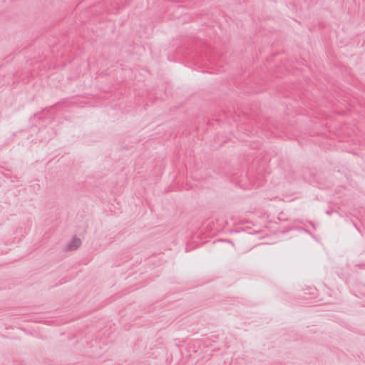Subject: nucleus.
<instances>
[{"label": "nucleus", "instance_id": "obj_1", "mask_svg": "<svg viewBox=\"0 0 365 365\" xmlns=\"http://www.w3.org/2000/svg\"><path fill=\"white\" fill-rule=\"evenodd\" d=\"M81 245V240L79 239H73L70 242L68 247L70 250L77 249Z\"/></svg>", "mask_w": 365, "mask_h": 365}]
</instances>
